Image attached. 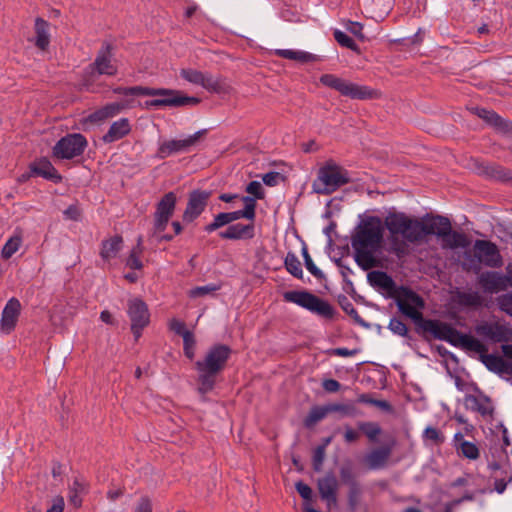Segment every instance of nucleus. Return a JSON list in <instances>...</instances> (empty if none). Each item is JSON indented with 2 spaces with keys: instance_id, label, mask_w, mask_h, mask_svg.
<instances>
[{
  "instance_id": "obj_58",
  "label": "nucleus",
  "mask_w": 512,
  "mask_h": 512,
  "mask_svg": "<svg viewBox=\"0 0 512 512\" xmlns=\"http://www.w3.org/2000/svg\"><path fill=\"white\" fill-rule=\"evenodd\" d=\"M327 408L329 409V412H341L345 415L351 416L355 414L354 407L350 405L332 404L328 405Z\"/></svg>"
},
{
  "instance_id": "obj_11",
  "label": "nucleus",
  "mask_w": 512,
  "mask_h": 512,
  "mask_svg": "<svg viewBox=\"0 0 512 512\" xmlns=\"http://www.w3.org/2000/svg\"><path fill=\"white\" fill-rule=\"evenodd\" d=\"M87 146L85 137L81 134H69L60 139L54 146V155L61 159H71L83 153Z\"/></svg>"
},
{
  "instance_id": "obj_5",
  "label": "nucleus",
  "mask_w": 512,
  "mask_h": 512,
  "mask_svg": "<svg viewBox=\"0 0 512 512\" xmlns=\"http://www.w3.org/2000/svg\"><path fill=\"white\" fill-rule=\"evenodd\" d=\"M423 326L426 331L433 334L436 338L445 340L455 346L479 353L480 355L485 354L487 351L485 345L481 341L472 336L461 334L445 323L428 320L424 322Z\"/></svg>"
},
{
  "instance_id": "obj_16",
  "label": "nucleus",
  "mask_w": 512,
  "mask_h": 512,
  "mask_svg": "<svg viewBox=\"0 0 512 512\" xmlns=\"http://www.w3.org/2000/svg\"><path fill=\"white\" fill-rule=\"evenodd\" d=\"M476 332L493 342L512 341V328L504 323L484 322L477 326Z\"/></svg>"
},
{
  "instance_id": "obj_36",
  "label": "nucleus",
  "mask_w": 512,
  "mask_h": 512,
  "mask_svg": "<svg viewBox=\"0 0 512 512\" xmlns=\"http://www.w3.org/2000/svg\"><path fill=\"white\" fill-rule=\"evenodd\" d=\"M22 243V238L19 235L10 237L2 248L1 255L4 259H9L14 253L18 251Z\"/></svg>"
},
{
  "instance_id": "obj_39",
  "label": "nucleus",
  "mask_w": 512,
  "mask_h": 512,
  "mask_svg": "<svg viewBox=\"0 0 512 512\" xmlns=\"http://www.w3.org/2000/svg\"><path fill=\"white\" fill-rule=\"evenodd\" d=\"M457 450L460 451L464 457L471 460H475L479 457L478 447L469 441H462Z\"/></svg>"
},
{
  "instance_id": "obj_38",
  "label": "nucleus",
  "mask_w": 512,
  "mask_h": 512,
  "mask_svg": "<svg viewBox=\"0 0 512 512\" xmlns=\"http://www.w3.org/2000/svg\"><path fill=\"white\" fill-rule=\"evenodd\" d=\"M285 267L289 273L297 278H302L303 271L299 259L294 254H288L285 258Z\"/></svg>"
},
{
  "instance_id": "obj_44",
  "label": "nucleus",
  "mask_w": 512,
  "mask_h": 512,
  "mask_svg": "<svg viewBox=\"0 0 512 512\" xmlns=\"http://www.w3.org/2000/svg\"><path fill=\"white\" fill-rule=\"evenodd\" d=\"M218 289H219L218 285L209 284V285H205V286L195 287V288L189 290L188 295L191 298L204 297L206 295L214 293Z\"/></svg>"
},
{
  "instance_id": "obj_43",
  "label": "nucleus",
  "mask_w": 512,
  "mask_h": 512,
  "mask_svg": "<svg viewBox=\"0 0 512 512\" xmlns=\"http://www.w3.org/2000/svg\"><path fill=\"white\" fill-rule=\"evenodd\" d=\"M232 223L230 220V215H228V212L225 213H219L214 217V220L212 223L208 224L205 227V231L212 232L222 226H225L227 224Z\"/></svg>"
},
{
  "instance_id": "obj_54",
  "label": "nucleus",
  "mask_w": 512,
  "mask_h": 512,
  "mask_svg": "<svg viewBox=\"0 0 512 512\" xmlns=\"http://www.w3.org/2000/svg\"><path fill=\"white\" fill-rule=\"evenodd\" d=\"M295 488L300 496L306 501L309 502L312 499L313 491L312 489L305 483L299 481L295 484Z\"/></svg>"
},
{
  "instance_id": "obj_41",
  "label": "nucleus",
  "mask_w": 512,
  "mask_h": 512,
  "mask_svg": "<svg viewBox=\"0 0 512 512\" xmlns=\"http://www.w3.org/2000/svg\"><path fill=\"white\" fill-rule=\"evenodd\" d=\"M358 427L372 441L381 433V429L376 423L360 422Z\"/></svg>"
},
{
  "instance_id": "obj_47",
  "label": "nucleus",
  "mask_w": 512,
  "mask_h": 512,
  "mask_svg": "<svg viewBox=\"0 0 512 512\" xmlns=\"http://www.w3.org/2000/svg\"><path fill=\"white\" fill-rule=\"evenodd\" d=\"M334 37L341 46L349 48L351 50H357L356 43L344 32L336 30L334 32Z\"/></svg>"
},
{
  "instance_id": "obj_61",
  "label": "nucleus",
  "mask_w": 512,
  "mask_h": 512,
  "mask_svg": "<svg viewBox=\"0 0 512 512\" xmlns=\"http://www.w3.org/2000/svg\"><path fill=\"white\" fill-rule=\"evenodd\" d=\"M134 512H152L151 500L147 497H143L136 504Z\"/></svg>"
},
{
  "instance_id": "obj_2",
  "label": "nucleus",
  "mask_w": 512,
  "mask_h": 512,
  "mask_svg": "<svg viewBox=\"0 0 512 512\" xmlns=\"http://www.w3.org/2000/svg\"><path fill=\"white\" fill-rule=\"evenodd\" d=\"M384 225L389 231V251L402 257L408 252L407 242L420 241L419 220L404 213H391L386 216Z\"/></svg>"
},
{
  "instance_id": "obj_62",
  "label": "nucleus",
  "mask_w": 512,
  "mask_h": 512,
  "mask_svg": "<svg viewBox=\"0 0 512 512\" xmlns=\"http://www.w3.org/2000/svg\"><path fill=\"white\" fill-rule=\"evenodd\" d=\"M64 510V499L62 497H56L53 499L51 508L46 512H63Z\"/></svg>"
},
{
  "instance_id": "obj_4",
  "label": "nucleus",
  "mask_w": 512,
  "mask_h": 512,
  "mask_svg": "<svg viewBox=\"0 0 512 512\" xmlns=\"http://www.w3.org/2000/svg\"><path fill=\"white\" fill-rule=\"evenodd\" d=\"M229 354L230 350L227 346L217 345L207 352L203 361L196 362L201 393H207L213 389L215 375L224 368Z\"/></svg>"
},
{
  "instance_id": "obj_42",
  "label": "nucleus",
  "mask_w": 512,
  "mask_h": 512,
  "mask_svg": "<svg viewBox=\"0 0 512 512\" xmlns=\"http://www.w3.org/2000/svg\"><path fill=\"white\" fill-rule=\"evenodd\" d=\"M361 487L358 483H351L348 491V503L352 510L356 509L360 502Z\"/></svg>"
},
{
  "instance_id": "obj_55",
  "label": "nucleus",
  "mask_w": 512,
  "mask_h": 512,
  "mask_svg": "<svg viewBox=\"0 0 512 512\" xmlns=\"http://www.w3.org/2000/svg\"><path fill=\"white\" fill-rule=\"evenodd\" d=\"M476 112L480 118L485 119L488 123L498 125L500 118L492 111L477 108Z\"/></svg>"
},
{
  "instance_id": "obj_56",
  "label": "nucleus",
  "mask_w": 512,
  "mask_h": 512,
  "mask_svg": "<svg viewBox=\"0 0 512 512\" xmlns=\"http://www.w3.org/2000/svg\"><path fill=\"white\" fill-rule=\"evenodd\" d=\"M325 459L324 447L318 446L314 451L313 466L316 471H320L322 468L323 461Z\"/></svg>"
},
{
  "instance_id": "obj_37",
  "label": "nucleus",
  "mask_w": 512,
  "mask_h": 512,
  "mask_svg": "<svg viewBox=\"0 0 512 512\" xmlns=\"http://www.w3.org/2000/svg\"><path fill=\"white\" fill-rule=\"evenodd\" d=\"M329 413L327 406H316L311 409L308 416L305 419L306 426H313L318 421L322 420Z\"/></svg>"
},
{
  "instance_id": "obj_28",
  "label": "nucleus",
  "mask_w": 512,
  "mask_h": 512,
  "mask_svg": "<svg viewBox=\"0 0 512 512\" xmlns=\"http://www.w3.org/2000/svg\"><path fill=\"white\" fill-rule=\"evenodd\" d=\"M483 286L490 292L505 290L507 287L506 275L501 276L497 273H488L482 277Z\"/></svg>"
},
{
  "instance_id": "obj_64",
  "label": "nucleus",
  "mask_w": 512,
  "mask_h": 512,
  "mask_svg": "<svg viewBox=\"0 0 512 512\" xmlns=\"http://www.w3.org/2000/svg\"><path fill=\"white\" fill-rule=\"evenodd\" d=\"M358 438L359 433L357 431L348 426L345 428L344 439L347 443L355 442Z\"/></svg>"
},
{
  "instance_id": "obj_19",
  "label": "nucleus",
  "mask_w": 512,
  "mask_h": 512,
  "mask_svg": "<svg viewBox=\"0 0 512 512\" xmlns=\"http://www.w3.org/2000/svg\"><path fill=\"white\" fill-rule=\"evenodd\" d=\"M338 488L339 482L333 473H327L317 480L318 492L328 508L337 504Z\"/></svg>"
},
{
  "instance_id": "obj_40",
  "label": "nucleus",
  "mask_w": 512,
  "mask_h": 512,
  "mask_svg": "<svg viewBox=\"0 0 512 512\" xmlns=\"http://www.w3.org/2000/svg\"><path fill=\"white\" fill-rule=\"evenodd\" d=\"M142 252V248H141V238L138 239V245L137 247H135L127 261H126V265L131 268V269H141L142 268V262L140 260V254Z\"/></svg>"
},
{
  "instance_id": "obj_53",
  "label": "nucleus",
  "mask_w": 512,
  "mask_h": 512,
  "mask_svg": "<svg viewBox=\"0 0 512 512\" xmlns=\"http://www.w3.org/2000/svg\"><path fill=\"white\" fill-rule=\"evenodd\" d=\"M184 342V353L189 359H193L194 357V346L195 340L192 333H186L183 338Z\"/></svg>"
},
{
  "instance_id": "obj_8",
  "label": "nucleus",
  "mask_w": 512,
  "mask_h": 512,
  "mask_svg": "<svg viewBox=\"0 0 512 512\" xmlns=\"http://www.w3.org/2000/svg\"><path fill=\"white\" fill-rule=\"evenodd\" d=\"M283 297L285 301L297 304L322 317L331 318L333 316L332 306L309 292L288 291L284 293Z\"/></svg>"
},
{
  "instance_id": "obj_33",
  "label": "nucleus",
  "mask_w": 512,
  "mask_h": 512,
  "mask_svg": "<svg viewBox=\"0 0 512 512\" xmlns=\"http://www.w3.org/2000/svg\"><path fill=\"white\" fill-rule=\"evenodd\" d=\"M276 54L282 58L295 60L299 62H309L314 60V56L308 52L292 49H280Z\"/></svg>"
},
{
  "instance_id": "obj_1",
  "label": "nucleus",
  "mask_w": 512,
  "mask_h": 512,
  "mask_svg": "<svg viewBox=\"0 0 512 512\" xmlns=\"http://www.w3.org/2000/svg\"><path fill=\"white\" fill-rule=\"evenodd\" d=\"M383 233V223L377 217H369L358 225L351 243L355 261L362 269L369 270L378 265L376 252L382 247Z\"/></svg>"
},
{
  "instance_id": "obj_13",
  "label": "nucleus",
  "mask_w": 512,
  "mask_h": 512,
  "mask_svg": "<svg viewBox=\"0 0 512 512\" xmlns=\"http://www.w3.org/2000/svg\"><path fill=\"white\" fill-rule=\"evenodd\" d=\"M396 302L399 310L405 316L412 319L416 324L422 323L421 310L424 307V302L416 293L405 290L398 295Z\"/></svg>"
},
{
  "instance_id": "obj_7",
  "label": "nucleus",
  "mask_w": 512,
  "mask_h": 512,
  "mask_svg": "<svg viewBox=\"0 0 512 512\" xmlns=\"http://www.w3.org/2000/svg\"><path fill=\"white\" fill-rule=\"evenodd\" d=\"M320 82L336 91L345 97L357 100H367L379 97V92L373 90L368 86L359 85L333 74H324L320 77Z\"/></svg>"
},
{
  "instance_id": "obj_63",
  "label": "nucleus",
  "mask_w": 512,
  "mask_h": 512,
  "mask_svg": "<svg viewBox=\"0 0 512 512\" xmlns=\"http://www.w3.org/2000/svg\"><path fill=\"white\" fill-rule=\"evenodd\" d=\"M322 385L327 392H336L340 388L339 382L334 379H327L323 381Z\"/></svg>"
},
{
  "instance_id": "obj_25",
  "label": "nucleus",
  "mask_w": 512,
  "mask_h": 512,
  "mask_svg": "<svg viewBox=\"0 0 512 512\" xmlns=\"http://www.w3.org/2000/svg\"><path fill=\"white\" fill-rule=\"evenodd\" d=\"M467 408L480 413L483 416L491 415L493 408L486 396L467 395L464 399Z\"/></svg>"
},
{
  "instance_id": "obj_32",
  "label": "nucleus",
  "mask_w": 512,
  "mask_h": 512,
  "mask_svg": "<svg viewBox=\"0 0 512 512\" xmlns=\"http://www.w3.org/2000/svg\"><path fill=\"white\" fill-rule=\"evenodd\" d=\"M369 283L383 290L389 291L393 288L394 283L390 276L382 271H371L367 275Z\"/></svg>"
},
{
  "instance_id": "obj_21",
  "label": "nucleus",
  "mask_w": 512,
  "mask_h": 512,
  "mask_svg": "<svg viewBox=\"0 0 512 512\" xmlns=\"http://www.w3.org/2000/svg\"><path fill=\"white\" fill-rule=\"evenodd\" d=\"M21 304L18 299L11 298L7 304L5 305L2 318L0 322L1 330L4 333H10L18 320V316L20 314Z\"/></svg>"
},
{
  "instance_id": "obj_46",
  "label": "nucleus",
  "mask_w": 512,
  "mask_h": 512,
  "mask_svg": "<svg viewBox=\"0 0 512 512\" xmlns=\"http://www.w3.org/2000/svg\"><path fill=\"white\" fill-rule=\"evenodd\" d=\"M340 477L343 483L347 484L348 486L351 485V483H358L355 480V473L353 471V467L351 464H345L340 468Z\"/></svg>"
},
{
  "instance_id": "obj_9",
  "label": "nucleus",
  "mask_w": 512,
  "mask_h": 512,
  "mask_svg": "<svg viewBox=\"0 0 512 512\" xmlns=\"http://www.w3.org/2000/svg\"><path fill=\"white\" fill-rule=\"evenodd\" d=\"M127 313L131 321V331L137 340L150 322L148 307L140 298H133L128 301Z\"/></svg>"
},
{
  "instance_id": "obj_31",
  "label": "nucleus",
  "mask_w": 512,
  "mask_h": 512,
  "mask_svg": "<svg viewBox=\"0 0 512 512\" xmlns=\"http://www.w3.org/2000/svg\"><path fill=\"white\" fill-rule=\"evenodd\" d=\"M123 240L120 236H114L103 242L101 256L105 260H111L117 256L122 249Z\"/></svg>"
},
{
  "instance_id": "obj_57",
  "label": "nucleus",
  "mask_w": 512,
  "mask_h": 512,
  "mask_svg": "<svg viewBox=\"0 0 512 512\" xmlns=\"http://www.w3.org/2000/svg\"><path fill=\"white\" fill-rule=\"evenodd\" d=\"M262 180L268 186H275L283 180V176L279 172H268L263 175Z\"/></svg>"
},
{
  "instance_id": "obj_29",
  "label": "nucleus",
  "mask_w": 512,
  "mask_h": 512,
  "mask_svg": "<svg viewBox=\"0 0 512 512\" xmlns=\"http://www.w3.org/2000/svg\"><path fill=\"white\" fill-rule=\"evenodd\" d=\"M94 66L99 74L114 75L116 66L112 63L108 50L102 51L96 58Z\"/></svg>"
},
{
  "instance_id": "obj_50",
  "label": "nucleus",
  "mask_w": 512,
  "mask_h": 512,
  "mask_svg": "<svg viewBox=\"0 0 512 512\" xmlns=\"http://www.w3.org/2000/svg\"><path fill=\"white\" fill-rule=\"evenodd\" d=\"M303 257L305 260V266H306L307 270L313 276H315L317 278H322L323 277L322 271L319 268H317V266L314 264L313 260L311 259L310 255L308 254L306 249L303 250Z\"/></svg>"
},
{
  "instance_id": "obj_49",
  "label": "nucleus",
  "mask_w": 512,
  "mask_h": 512,
  "mask_svg": "<svg viewBox=\"0 0 512 512\" xmlns=\"http://www.w3.org/2000/svg\"><path fill=\"white\" fill-rule=\"evenodd\" d=\"M246 192L256 199L264 198V190L259 181H252L246 186Z\"/></svg>"
},
{
  "instance_id": "obj_10",
  "label": "nucleus",
  "mask_w": 512,
  "mask_h": 512,
  "mask_svg": "<svg viewBox=\"0 0 512 512\" xmlns=\"http://www.w3.org/2000/svg\"><path fill=\"white\" fill-rule=\"evenodd\" d=\"M136 106V101L133 99H124L120 102L109 103L102 108L91 113L81 120V124L86 129L89 124H100L103 121L115 117L122 111L133 108Z\"/></svg>"
},
{
  "instance_id": "obj_23",
  "label": "nucleus",
  "mask_w": 512,
  "mask_h": 512,
  "mask_svg": "<svg viewBox=\"0 0 512 512\" xmlns=\"http://www.w3.org/2000/svg\"><path fill=\"white\" fill-rule=\"evenodd\" d=\"M255 235L254 224H234L229 226L225 231L220 233V237L224 239L239 240L251 239Z\"/></svg>"
},
{
  "instance_id": "obj_6",
  "label": "nucleus",
  "mask_w": 512,
  "mask_h": 512,
  "mask_svg": "<svg viewBox=\"0 0 512 512\" xmlns=\"http://www.w3.org/2000/svg\"><path fill=\"white\" fill-rule=\"evenodd\" d=\"M348 182L347 171L335 162L328 161L319 169L312 189L317 194L329 195Z\"/></svg>"
},
{
  "instance_id": "obj_51",
  "label": "nucleus",
  "mask_w": 512,
  "mask_h": 512,
  "mask_svg": "<svg viewBox=\"0 0 512 512\" xmlns=\"http://www.w3.org/2000/svg\"><path fill=\"white\" fill-rule=\"evenodd\" d=\"M388 327L394 334L399 336H406L408 332L406 325L397 318L391 319Z\"/></svg>"
},
{
  "instance_id": "obj_18",
  "label": "nucleus",
  "mask_w": 512,
  "mask_h": 512,
  "mask_svg": "<svg viewBox=\"0 0 512 512\" xmlns=\"http://www.w3.org/2000/svg\"><path fill=\"white\" fill-rule=\"evenodd\" d=\"M419 224L420 241L427 235H435L440 239L451 228L449 219L443 216L425 217L419 220Z\"/></svg>"
},
{
  "instance_id": "obj_12",
  "label": "nucleus",
  "mask_w": 512,
  "mask_h": 512,
  "mask_svg": "<svg viewBox=\"0 0 512 512\" xmlns=\"http://www.w3.org/2000/svg\"><path fill=\"white\" fill-rule=\"evenodd\" d=\"M206 134V130H200L179 140L164 141L159 145L157 156L164 159L174 153L187 152L191 147L197 145Z\"/></svg>"
},
{
  "instance_id": "obj_27",
  "label": "nucleus",
  "mask_w": 512,
  "mask_h": 512,
  "mask_svg": "<svg viewBox=\"0 0 512 512\" xmlns=\"http://www.w3.org/2000/svg\"><path fill=\"white\" fill-rule=\"evenodd\" d=\"M35 44L41 50H45L50 42L49 24L41 18L35 20Z\"/></svg>"
},
{
  "instance_id": "obj_15",
  "label": "nucleus",
  "mask_w": 512,
  "mask_h": 512,
  "mask_svg": "<svg viewBox=\"0 0 512 512\" xmlns=\"http://www.w3.org/2000/svg\"><path fill=\"white\" fill-rule=\"evenodd\" d=\"M180 76L186 81L194 85L201 86L210 92H220L224 88V85L220 79L213 77L211 74L204 73L195 69H181Z\"/></svg>"
},
{
  "instance_id": "obj_24",
  "label": "nucleus",
  "mask_w": 512,
  "mask_h": 512,
  "mask_svg": "<svg viewBox=\"0 0 512 512\" xmlns=\"http://www.w3.org/2000/svg\"><path fill=\"white\" fill-rule=\"evenodd\" d=\"M481 361L492 372L498 374L512 373V364L505 361L501 356L485 353L481 355Z\"/></svg>"
},
{
  "instance_id": "obj_3",
  "label": "nucleus",
  "mask_w": 512,
  "mask_h": 512,
  "mask_svg": "<svg viewBox=\"0 0 512 512\" xmlns=\"http://www.w3.org/2000/svg\"><path fill=\"white\" fill-rule=\"evenodd\" d=\"M115 93L123 94L125 96H162V98L146 101V107L152 106H194L200 100L196 97H189L182 95L179 91L169 89H153L142 86H135L130 88H117Z\"/></svg>"
},
{
  "instance_id": "obj_48",
  "label": "nucleus",
  "mask_w": 512,
  "mask_h": 512,
  "mask_svg": "<svg viewBox=\"0 0 512 512\" xmlns=\"http://www.w3.org/2000/svg\"><path fill=\"white\" fill-rule=\"evenodd\" d=\"M499 308L512 317V293L501 295L497 299Z\"/></svg>"
},
{
  "instance_id": "obj_59",
  "label": "nucleus",
  "mask_w": 512,
  "mask_h": 512,
  "mask_svg": "<svg viewBox=\"0 0 512 512\" xmlns=\"http://www.w3.org/2000/svg\"><path fill=\"white\" fill-rule=\"evenodd\" d=\"M346 29L350 33H352L354 36L359 38L360 40H364L365 37H364V35L362 33V30H363L362 24H360L358 22L348 21L346 23Z\"/></svg>"
},
{
  "instance_id": "obj_17",
  "label": "nucleus",
  "mask_w": 512,
  "mask_h": 512,
  "mask_svg": "<svg viewBox=\"0 0 512 512\" xmlns=\"http://www.w3.org/2000/svg\"><path fill=\"white\" fill-rule=\"evenodd\" d=\"M474 254L479 262L489 267H499L502 264V258L497 246L485 240H477L474 244Z\"/></svg>"
},
{
  "instance_id": "obj_22",
  "label": "nucleus",
  "mask_w": 512,
  "mask_h": 512,
  "mask_svg": "<svg viewBox=\"0 0 512 512\" xmlns=\"http://www.w3.org/2000/svg\"><path fill=\"white\" fill-rule=\"evenodd\" d=\"M130 131V121L127 118H121L110 125L102 140L105 143H113L128 135Z\"/></svg>"
},
{
  "instance_id": "obj_14",
  "label": "nucleus",
  "mask_w": 512,
  "mask_h": 512,
  "mask_svg": "<svg viewBox=\"0 0 512 512\" xmlns=\"http://www.w3.org/2000/svg\"><path fill=\"white\" fill-rule=\"evenodd\" d=\"M177 197L174 192L166 193L157 203L154 214V230L156 234L162 233L173 215L176 207Z\"/></svg>"
},
{
  "instance_id": "obj_26",
  "label": "nucleus",
  "mask_w": 512,
  "mask_h": 512,
  "mask_svg": "<svg viewBox=\"0 0 512 512\" xmlns=\"http://www.w3.org/2000/svg\"><path fill=\"white\" fill-rule=\"evenodd\" d=\"M440 240L441 246L448 249L464 248L468 245L466 236L463 233L452 231V227L445 235L441 236Z\"/></svg>"
},
{
  "instance_id": "obj_30",
  "label": "nucleus",
  "mask_w": 512,
  "mask_h": 512,
  "mask_svg": "<svg viewBox=\"0 0 512 512\" xmlns=\"http://www.w3.org/2000/svg\"><path fill=\"white\" fill-rule=\"evenodd\" d=\"M391 450L389 448H380L373 450L366 456V462L370 469H379L385 465Z\"/></svg>"
},
{
  "instance_id": "obj_35",
  "label": "nucleus",
  "mask_w": 512,
  "mask_h": 512,
  "mask_svg": "<svg viewBox=\"0 0 512 512\" xmlns=\"http://www.w3.org/2000/svg\"><path fill=\"white\" fill-rule=\"evenodd\" d=\"M31 168L36 175L43 176L45 178H52L56 173L52 164L45 159L34 163Z\"/></svg>"
},
{
  "instance_id": "obj_20",
  "label": "nucleus",
  "mask_w": 512,
  "mask_h": 512,
  "mask_svg": "<svg viewBox=\"0 0 512 512\" xmlns=\"http://www.w3.org/2000/svg\"><path fill=\"white\" fill-rule=\"evenodd\" d=\"M210 195L211 193L208 191L196 190L191 192L183 214V220L192 222L196 219L204 211Z\"/></svg>"
},
{
  "instance_id": "obj_45",
  "label": "nucleus",
  "mask_w": 512,
  "mask_h": 512,
  "mask_svg": "<svg viewBox=\"0 0 512 512\" xmlns=\"http://www.w3.org/2000/svg\"><path fill=\"white\" fill-rule=\"evenodd\" d=\"M423 437L425 440H429L434 444H441L445 439L443 434L438 429L431 426L424 430Z\"/></svg>"
},
{
  "instance_id": "obj_52",
  "label": "nucleus",
  "mask_w": 512,
  "mask_h": 512,
  "mask_svg": "<svg viewBox=\"0 0 512 512\" xmlns=\"http://www.w3.org/2000/svg\"><path fill=\"white\" fill-rule=\"evenodd\" d=\"M241 200L244 204V210L248 215H251V218L254 220L256 216L255 208H256V198L253 196H242Z\"/></svg>"
},
{
  "instance_id": "obj_34",
  "label": "nucleus",
  "mask_w": 512,
  "mask_h": 512,
  "mask_svg": "<svg viewBox=\"0 0 512 512\" xmlns=\"http://www.w3.org/2000/svg\"><path fill=\"white\" fill-rule=\"evenodd\" d=\"M86 492L85 483L74 480L69 490V502L75 507H79L82 504V495Z\"/></svg>"
},
{
  "instance_id": "obj_60",
  "label": "nucleus",
  "mask_w": 512,
  "mask_h": 512,
  "mask_svg": "<svg viewBox=\"0 0 512 512\" xmlns=\"http://www.w3.org/2000/svg\"><path fill=\"white\" fill-rule=\"evenodd\" d=\"M170 328L175 333L181 335L183 338L185 337L186 333H191L190 331H188L186 329L184 322H182V321H180L178 319H172L170 321Z\"/></svg>"
}]
</instances>
